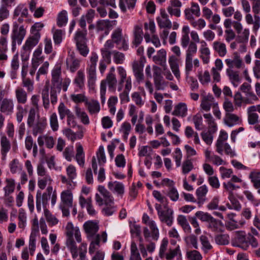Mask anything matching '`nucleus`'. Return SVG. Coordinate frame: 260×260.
Masks as SVG:
<instances>
[{"mask_svg": "<svg viewBox=\"0 0 260 260\" xmlns=\"http://www.w3.org/2000/svg\"><path fill=\"white\" fill-rule=\"evenodd\" d=\"M51 86L50 88V100L53 105L57 102V94L61 89L64 92L68 90L71 83V80L68 77L61 78V67L55 66L51 72Z\"/></svg>", "mask_w": 260, "mask_h": 260, "instance_id": "obj_1", "label": "nucleus"}, {"mask_svg": "<svg viewBox=\"0 0 260 260\" xmlns=\"http://www.w3.org/2000/svg\"><path fill=\"white\" fill-rule=\"evenodd\" d=\"M66 234L67 236L66 245L69 249L72 257L76 258L78 257V248L73 236H75L77 242H81L82 238L80 231L78 227H74L73 223L69 222L66 225Z\"/></svg>", "mask_w": 260, "mask_h": 260, "instance_id": "obj_2", "label": "nucleus"}, {"mask_svg": "<svg viewBox=\"0 0 260 260\" xmlns=\"http://www.w3.org/2000/svg\"><path fill=\"white\" fill-rule=\"evenodd\" d=\"M117 71L119 77L118 83V91H121L122 89L123 83H125L124 89L119 94L121 103L124 104L129 101V92L132 88V79L130 76L127 77L125 70L122 67H118Z\"/></svg>", "mask_w": 260, "mask_h": 260, "instance_id": "obj_3", "label": "nucleus"}, {"mask_svg": "<svg viewBox=\"0 0 260 260\" xmlns=\"http://www.w3.org/2000/svg\"><path fill=\"white\" fill-rule=\"evenodd\" d=\"M50 199H51L52 206H54L57 200V193L56 190L53 191L52 186H48L46 191L43 193L40 190H37L36 193V208L38 212H41L42 205L44 211L48 209L47 206Z\"/></svg>", "mask_w": 260, "mask_h": 260, "instance_id": "obj_4", "label": "nucleus"}, {"mask_svg": "<svg viewBox=\"0 0 260 260\" xmlns=\"http://www.w3.org/2000/svg\"><path fill=\"white\" fill-rule=\"evenodd\" d=\"M26 35V28L23 25H19L17 22H13L11 34L12 50L16 49V44L21 45Z\"/></svg>", "mask_w": 260, "mask_h": 260, "instance_id": "obj_5", "label": "nucleus"}, {"mask_svg": "<svg viewBox=\"0 0 260 260\" xmlns=\"http://www.w3.org/2000/svg\"><path fill=\"white\" fill-rule=\"evenodd\" d=\"M252 5V11L253 13L254 19L252 15L249 13L245 16V20L248 24H253V30L256 32L260 27V0H250Z\"/></svg>", "mask_w": 260, "mask_h": 260, "instance_id": "obj_6", "label": "nucleus"}, {"mask_svg": "<svg viewBox=\"0 0 260 260\" xmlns=\"http://www.w3.org/2000/svg\"><path fill=\"white\" fill-rule=\"evenodd\" d=\"M98 58L97 54L92 52L90 58V63L86 69L88 85L90 88L94 87L96 80V68Z\"/></svg>", "mask_w": 260, "mask_h": 260, "instance_id": "obj_7", "label": "nucleus"}, {"mask_svg": "<svg viewBox=\"0 0 260 260\" xmlns=\"http://www.w3.org/2000/svg\"><path fill=\"white\" fill-rule=\"evenodd\" d=\"M117 80L116 75H107L106 78L101 82L100 95L102 103H104L106 99V85H108L109 90L111 92L116 91Z\"/></svg>", "mask_w": 260, "mask_h": 260, "instance_id": "obj_8", "label": "nucleus"}, {"mask_svg": "<svg viewBox=\"0 0 260 260\" xmlns=\"http://www.w3.org/2000/svg\"><path fill=\"white\" fill-rule=\"evenodd\" d=\"M116 24V20H99L95 23L96 32L100 35L101 39H102L109 34L110 29Z\"/></svg>", "mask_w": 260, "mask_h": 260, "instance_id": "obj_9", "label": "nucleus"}, {"mask_svg": "<svg viewBox=\"0 0 260 260\" xmlns=\"http://www.w3.org/2000/svg\"><path fill=\"white\" fill-rule=\"evenodd\" d=\"M111 39L120 50L126 51L128 49V40L123 36L122 29L120 27L115 29L111 35Z\"/></svg>", "mask_w": 260, "mask_h": 260, "instance_id": "obj_10", "label": "nucleus"}, {"mask_svg": "<svg viewBox=\"0 0 260 260\" xmlns=\"http://www.w3.org/2000/svg\"><path fill=\"white\" fill-rule=\"evenodd\" d=\"M247 235L243 231H236L231 240L232 245L243 250L248 249Z\"/></svg>", "mask_w": 260, "mask_h": 260, "instance_id": "obj_11", "label": "nucleus"}, {"mask_svg": "<svg viewBox=\"0 0 260 260\" xmlns=\"http://www.w3.org/2000/svg\"><path fill=\"white\" fill-rule=\"evenodd\" d=\"M98 190L103 196L102 198L98 193L95 194V200L99 206H101L104 204L114 203V198L111 193L104 186H99Z\"/></svg>", "mask_w": 260, "mask_h": 260, "instance_id": "obj_12", "label": "nucleus"}, {"mask_svg": "<svg viewBox=\"0 0 260 260\" xmlns=\"http://www.w3.org/2000/svg\"><path fill=\"white\" fill-rule=\"evenodd\" d=\"M40 38L41 34H39L38 32L29 36L22 46L23 53L28 55L32 48L38 44Z\"/></svg>", "mask_w": 260, "mask_h": 260, "instance_id": "obj_13", "label": "nucleus"}, {"mask_svg": "<svg viewBox=\"0 0 260 260\" xmlns=\"http://www.w3.org/2000/svg\"><path fill=\"white\" fill-rule=\"evenodd\" d=\"M153 78L155 87L156 90H163L167 85L162 76L161 75V70L157 66H153Z\"/></svg>", "mask_w": 260, "mask_h": 260, "instance_id": "obj_14", "label": "nucleus"}, {"mask_svg": "<svg viewBox=\"0 0 260 260\" xmlns=\"http://www.w3.org/2000/svg\"><path fill=\"white\" fill-rule=\"evenodd\" d=\"M47 120L45 118H38L37 122L33 123L32 125L28 126L32 128V134L36 137L38 135H42L45 131L47 126Z\"/></svg>", "mask_w": 260, "mask_h": 260, "instance_id": "obj_15", "label": "nucleus"}, {"mask_svg": "<svg viewBox=\"0 0 260 260\" xmlns=\"http://www.w3.org/2000/svg\"><path fill=\"white\" fill-rule=\"evenodd\" d=\"M142 58L139 61H135L132 64L133 72L136 81L140 83L144 80L143 68L144 63Z\"/></svg>", "mask_w": 260, "mask_h": 260, "instance_id": "obj_16", "label": "nucleus"}, {"mask_svg": "<svg viewBox=\"0 0 260 260\" xmlns=\"http://www.w3.org/2000/svg\"><path fill=\"white\" fill-rule=\"evenodd\" d=\"M31 231L29 239V249L30 255H34L36 248V238L39 232V226H31Z\"/></svg>", "mask_w": 260, "mask_h": 260, "instance_id": "obj_17", "label": "nucleus"}, {"mask_svg": "<svg viewBox=\"0 0 260 260\" xmlns=\"http://www.w3.org/2000/svg\"><path fill=\"white\" fill-rule=\"evenodd\" d=\"M83 227L88 239L94 238L99 229L98 223L92 221L85 222Z\"/></svg>", "mask_w": 260, "mask_h": 260, "instance_id": "obj_18", "label": "nucleus"}, {"mask_svg": "<svg viewBox=\"0 0 260 260\" xmlns=\"http://www.w3.org/2000/svg\"><path fill=\"white\" fill-rule=\"evenodd\" d=\"M149 220V216L144 213L142 217V221L145 224H147L151 232V236L153 240H157L159 237V231L157 228L155 222L153 220Z\"/></svg>", "mask_w": 260, "mask_h": 260, "instance_id": "obj_19", "label": "nucleus"}, {"mask_svg": "<svg viewBox=\"0 0 260 260\" xmlns=\"http://www.w3.org/2000/svg\"><path fill=\"white\" fill-rule=\"evenodd\" d=\"M13 101L10 99L5 98L0 100V111L6 115H10L13 112Z\"/></svg>", "mask_w": 260, "mask_h": 260, "instance_id": "obj_20", "label": "nucleus"}, {"mask_svg": "<svg viewBox=\"0 0 260 260\" xmlns=\"http://www.w3.org/2000/svg\"><path fill=\"white\" fill-rule=\"evenodd\" d=\"M156 21L160 28L170 29L172 26V23L168 18V15L164 9L160 10V17H158Z\"/></svg>", "mask_w": 260, "mask_h": 260, "instance_id": "obj_21", "label": "nucleus"}, {"mask_svg": "<svg viewBox=\"0 0 260 260\" xmlns=\"http://www.w3.org/2000/svg\"><path fill=\"white\" fill-rule=\"evenodd\" d=\"M185 17L186 19L193 18V16L199 17L201 15L200 8L198 4L191 2V8H186L184 10Z\"/></svg>", "mask_w": 260, "mask_h": 260, "instance_id": "obj_22", "label": "nucleus"}, {"mask_svg": "<svg viewBox=\"0 0 260 260\" xmlns=\"http://www.w3.org/2000/svg\"><path fill=\"white\" fill-rule=\"evenodd\" d=\"M168 62L173 73L176 78L179 80L180 78V73L179 69V58L173 55H171L169 57Z\"/></svg>", "mask_w": 260, "mask_h": 260, "instance_id": "obj_23", "label": "nucleus"}, {"mask_svg": "<svg viewBox=\"0 0 260 260\" xmlns=\"http://www.w3.org/2000/svg\"><path fill=\"white\" fill-rule=\"evenodd\" d=\"M223 122L229 127H232L241 123L242 120L235 114L226 113L223 118Z\"/></svg>", "mask_w": 260, "mask_h": 260, "instance_id": "obj_24", "label": "nucleus"}, {"mask_svg": "<svg viewBox=\"0 0 260 260\" xmlns=\"http://www.w3.org/2000/svg\"><path fill=\"white\" fill-rule=\"evenodd\" d=\"M80 60L73 55H71L66 59L67 69L72 73H75L80 66Z\"/></svg>", "mask_w": 260, "mask_h": 260, "instance_id": "obj_25", "label": "nucleus"}, {"mask_svg": "<svg viewBox=\"0 0 260 260\" xmlns=\"http://www.w3.org/2000/svg\"><path fill=\"white\" fill-rule=\"evenodd\" d=\"M11 149V143L6 136H3L1 139V153L2 158L5 159L8 152Z\"/></svg>", "mask_w": 260, "mask_h": 260, "instance_id": "obj_26", "label": "nucleus"}, {"mask_svg": "<svg viewBox=\"0 0 260 260\" xmlns=\"http://www.w3.org/2000/svg\"><path fill=\"white\" fill-rule=\"evenodd\" d=\"M85 74L82 70H79L73 80V84L78 88L77 91L84 88Z\"/></svg>", "mask_w": 260, "mask_h": 260, "instance_id": "obj_27", "label": "nucleus"}, {"mask_svg": "<svg viewBox=\"0 0 260 260\" xmlns=\"http://www.w3.org/2000/svg\"><path fill=\"white\" fill-rule=\"evenodd\" d=\"M143 30L141 26L136 25L133 32L134 39L132 45L135 47H138L143 41Z\"/></svg>", "mask_w": 260, "mask_h": 260, "instance_id": "obj_28", "label": "nucleus"}, {"mask_svg": "<svg viewBox=\"0 0 260 260\" xmlns=\"http://www.w3.org/2000/svg\"><path fill=\"white\" fill-rule=\"evenodd\" d=\"M207 227L213 232L221 233L223 231V225L222 222L214 217L208 223Z\"/></svg>", "mask_w": 260, "mask_h": 260, "instance_id": "obj_29", "label": "nucleus"}, {"mask_svg": "<svg viewBox=\"0 0 260 260\" xmlns=\"http://www.w3.org/2000/svg\"><path fill=\"white\" fill-rule=\"evenodd\" d=\"M108 187L111 191L116 192L118 195L122 196L124 193V185L121 182L111 181L108 183Z\"/></svg>", "mask_w": 260, "mask_h": 260, "instance_id": "obj_30", "label": "nucleus"}, {"mask_svg": "<svg viewBox=\"0 0 260 260\" xmlns=\"http://www.w3.org/2000/svg\"><path fill=\"white\" fill-rule=\"evenodd\" d=\"M160 221L165 223L168 226H171L173 224V212L167 210L162 211L161 213H159L158 215Z\"/></svg>", "mask_w": 260, "mask_h": 260, "instance_id": "obj_31", "label": "nucleus"}, {"mask_svg": "<svg viewBox=\"0 0 260 260\" xmlns=\"http://www.w3.org/2000/svg\"><path fill=\"white\" fill-rule=\"evenodd\" d=\"M88 112L90 114H97L100 111V105L98 101L94 100H87L85 104Z\"/></svg>", "mask_w": 260, "mask_h": 260, "instance_id": "obj_32", "label": "nucleus"}, {"mask_svg": "<svg viewBox=\"0 0 260 260\" xmlns=\"http://www.w3.org/2000/svg\"><path fill=\"white\" fill-rule=\"evenodd\" d=\"M62 205L68 207L73 206V194L69 190H66L61 193L60 195Z\"/></svg>", "mask_w": 260, "mask_h": 260, "instance_id": "obj_33", "label": "nucleus"}, {"mask_svg": "<svg viewBox=\"0 0 260 260\" xmlns=\"http://www.w3.org/2000/svg\"><path fill=\"white\" fill-rule=\"evenodd\" d=\"M42 48L40 45L38 46L36 49L33 53L32 58L31 59L32 63L40 65V63L44 61L45 57L42 55Z\"/></svg>", "mask_w": 260, "mask_h": 260, "instance_id": "obj_34", "label": "nucleus"}, {"mask_svg": "<svg viewBox=\"0 0 260 260\" xmlns=\"http://www.w3.org/2000/svg\"><path fill=\"white\" fill-rule=\"evenodd\" d=\"M87 29H78L75 32L74 36V41L77 44L87 43Z\"/></svg>", "mask_w": 260, "mask_h": 260, "instance_id": "obj_35", "label": "nucleus"}, {"mask_svg": "<svg viewBox=\"0 0 260 260\" xmlns=\"http://www.w3.org/2000/svg\"><path fill=\"white\" fill-rule=\"evenodd\" d=\"M187 108L185 103H180L174 108L172 115L184 117L187 115Z\"/></svg>", "mask_w": 260, "mask_h": 260, "instance_id": "obj_36", "label": "nucleus"}, {"mask_svg": "<svg viewBox=\"0 0 260 260\" xmlns=\"http://www.w3.org/2000/svg\"><path fill=\"white\" fill-rule=\"evenodd\" d=\"M75 112L76 116L79 118L81 122L85 124L88 125L90 123V120L87 113L81 109L79 106H76L75 107Z\"/></svg>", "mask_w": 260, "mask_h": 260, "instance_id": "obj_37", "label": "nucleus"}, {"mask_svg": "<svg viewBox=\"0 0 260 260\" xmlns=\"http://www.w3.org/2000/svg\"><path fill=\"white\" fill-rule=\"evenodd\" d=\"M75 158L80 166L83 167L84 166L85 154L83 147L80 144L77 145Z\"/></svg>", "mask_w": 260, "mask_h": 260, "instance_id": "obj_38", "label": "nucleus"}, {"mask_svg": "<svg viewBox=\"0 0 260 260\" xmlns=\"http://www.w3.org/2000/svg\"><path fill=\"white\" fill-rule=\"evenodd\" d=\"M167 52L164 49L159 50L157 54L153 56V61L161 66H166Z\"/></svg>", "mask_w": 260, "mask_h": 260, "instance_id": "obj_39", "label": "nucleus"}, {"mask_svg": "<svg viewBox=\"0 0 260 260\" xmlns=\"http://www.w3.org/2000/svg\"><path fill=\"white\" fill-rule=\"evenodd\" d=\"M206 185H204L199 187L196 190V195L198 198V203L202 205L205 201V196L208 192Z\"/></svg>", "mask_w": 260, "mask_h": 260, "instance_id": "obj_40", "label": "nucleus"}, {"mask_svg": "<svg viewBox=\"0 0 260 260\" xmlns=\"http://www.w3.org/2000/svg\"><path fill=\"white\" fill-rule=\"evenodd\" d=\"M189 28L187 25H184L182 29V37L181 39V45L182 47L185 48L190 43L189 37Z\"/></svg>", "mask_w": 260, "mask_h": 260, "instance_id": "obj_41", "label": "nucleus"}, {"mask_svg": "<svg viewBox=\"0 0 260 260\" xmlns=\"http://www.w3.org/2000/svg\"><path fill=\"white\" fill-rule=\"evenodd\" d=\"M226 73L233 85L235 87L238 86V84L240 81L239 72L235 71L231 69H228L226 70Z\"/></svg>", "mask_w": 260, "mask_h": 260, "instance_id": "obj_42", "label": "nucleus"}, {"mask_svg": "<svg viewBox=\"0 0 260 260\" xmlns=\"http://www.w3.org/2000/svg\"><path fill=\"white\" fill-rule=\"evenodd\" d=\"M213 48L220 57L224 56L227 53L226 46L223 43L215 41L213 43Z\"/></svg>", "mask_w": 260, "mask_h": 260, "instance_id": "obj_43", "label": "nucleus"}, {"mask_svg": "<svg viewBox=\"0 0 260 260\" xmlns=\"http://www.w3.org/2000/svg\"><path fill=\"white\" fill-rule=\"evenodd\" d=\"M63 134L72 142H74L77 139H81L83 138V135L82 133H75L70 128H66L63 131Z\"/></svg>", "mask_w": 260, "mask_h": 260, "instance_id": "obj_44", "label": "nucleus"}, {"mask_svg": "<svg viewBox=\"0 0 260 260\" xmlns=\"http://www.w3.org/2000/svg\"><path fill=\"white\" fill-rule=\"evenodd\" d=\"M16 98L17 102L20 104H24L27 102V92L24 89L21 87L17 88L15 90Z\"/></svg>", "mask_w": 260, "mask_h": 260, "instance_id": "obj_45", "label": "nucleus"}, {"mask_svg": "<svg viewBox=\"0 0 260 260\" xmlns=\"http://www.w3.org/2000/svg\"><path fill=\"white\" fill-rule=\"evenodd\" d=\"M20 15L21 17H27L28 10L27 8L23 4L19 5L14 10L13 13V18H15Z\"/></svg>", "mask_w": 260, "mask_h": 260, "instance_id": "obj_46", "label": "nucleus"}, {"mask_svg": "<svg viewBox=\"0 0 260 260\" xmlns=\"http://www.w3.org/2000/svg\"><path fill=\"white\" fill-rule=\"evenodd\" d=\"M58 112L61 120L64 119L66 117H68L73 113L63 102L60 103L58 107Z\"/></svg>", "mask_w": 260, "mask_h": 260, "instance_id": "obj_47", "label": "nucleus"}, {"mask_svg": "<svg viewBox=\"0 0 260 260\" xmlns=\"http://www.w3.org/2000/svg\"><path fill=\"white\" fill-rule=\"evenodd\" d=\"M104 205L105 207L102 209V212L105 216H111L116 211V206L114 205V202Z\"/></svg>", "mask_w": 260, "mask_h": 260, "instance_id": "obj_48", "label": "nucleus"}, {"mask_svg": "<svg viewBox=\"0 0 260 260\" xmlns=\"http://www.w3.org/2000/svg\"><path fill=\"white\" fill-rule=\"evenodd\" d=\"M186 20L189 21L192 27L199 30H201L205 27L206 24L205 21L202 18H200L196 20L193 17Z\"/></svg>", "mask_w": 260, "mask_h": 260, "instance_id": "obj_49", "label": "nucleus"}, {"mask_svg": "<svg viewBox=\"0 0 260 260\" xmlns=\"http://www.w3.org/2000/svg\"><path fill=\"white\" fill-rule=\"evenodd\" d=\"M89 248V253L91 255L94 253L96 249L100 246V235L97 234L92 238Z\"/></svg>", "mask_w": 260, "mask_h": 260, "instance_id": "obj_50", "label": "nucleus"}, {"mask_svg": "<svg viewBox=\"0 0 260 260\" xmlns=\"http://www.w3.org/2000/svg\"><path fill=\"white\" fill-rule=\"evenodd\" d=\"M64 31L61 29H56L53 32V39L54 44L59 46L62 41Z\"/></svg>", "mask_w": 260, "mask_h": 260, "instance_id": "obj_51", "label": "nucleus"}, {"mask_svg": "<svg viewBox=\"0 0 260 260\" xmlns=\"http://www.w3.org/2000/svg\"><path fill=\"white\" fill-rule=\"evenodd\" d=\"M195 216L202 222L208 223L213 217L208 212H204L202 211H197Z\"/></svg>", "mask_w": 260, "mask_h": 260, "instance_id": "obj_52", "label": "nucleus"}, {"mask_svg": "<svg viewBox=\"0 0 260 260\" xmlns=\"http://www.w3.org/2000/svg\"><path fill=\"white\" fill-rule=\"evenodd\" d=\"M203 116L207 119V122L210 131L212 133L215 132L217 130V125L211 114L210 113L204 114Z\"/></svg>", "mask_w": 260, "mask_h": 260, "instance_id": "obj_53", "label": "nucleus"}, {"mask_svg": "<svg viewBox=\"0 0 260 260\" xmlns=\"http://www.w3.org/2000/svg\"><path fill=\"white\" fill-rule=\"evenodd\" d=\"M200 58L202 59L204 64H208L210 60V51L208 47L200 48Z\"/></svg>", "mask_w": 260, "mask_h": 260, "instance_id": "obj_54", "label": "nucleus"}, {"mask_svg": "<svg viewBox=\"0 0 260 260\" xmlns=\"http://www.w3.org/2000/svg\"><path fill=\"white\" fill-rule=\"evenodd\" d=\"M37 114L38 116L39 117L38 109H35V108H31L30 109L27 120L28 126H31L32 125L33 123L35 122Z\"/></svg>", "mask_w": 260, "mask_h": 260, "instance_id": "obj_55", "label": "nucleus"}, {"mask_svg": "<svg viewBox=\"0 0 260 260\" xmlns=\"http://www.w3.org/2000/svg\"><path fill=\"white\" fill-rule=\"evenodd\" d=\"M198 77L200 82L203 85L207 84L210 82V75L208 70L205 71L203 73L202 72H199Z\"/></svg>", "mask_w": 260, "mask_h": 260, "instance_id": "obj_56", "label": "nucleus"}, {"mask_svg": "<svg viewBox=\"0 0 260 260\" xmlns=\"http://www.w3.org/2000/svg\"><path fill=\"white\" fill-rule=\"evenodd\" d=\"M49 63L48 61L44 62L41 67L39 69L38 72L36 73V79L37 81H39L40 79V76L41 75H47L48 71V68Z\"/></svg>", "mask_w": 260, "mask_h": 260, "instance_id": "obj_57", "label": "nucleus"}, {"mask_svg": "<svg viewBox=\"0 0 260 260\" xmlns=\"http://www.w3.org/2000/svg\"><path fill=\"white\" fill-rule=\"evenodd\" d=\"M67 12L66 10H62L58 15L57 24L59 27L65 25L68 22Z\"/></svg>", "mask_w": 260, "mask_h": 260, "instance_id": "obj_58", "label": "nucleus"}, {"mask_svg": "<svg viewBox=\"0 0 260 260\" xmlns=\"http://www.w3.org/2000/svg\"><path fill=\"white\" fill-rule=\"evenodd\" d=\"M44 215L50 226H52L58 223V220L51 214L48 209L44 210Z\"/></svg>", "mask_w": 260, "mask_h": 260, "instance_id": "obj_59", "label": "nucleus"}, {"mask_svg": "<svg viewBox=\"0 0 260 260\" xmlns=\"http://www.w3.org/2000/svg\"><path fill=\"white\" fill-rule=\"evenodd\" d=\"M131 129L132 127L131 124L128 122L125 121L121 124L120 131L123 133V138L125 141L127 140Z\"/></svg>", "mask_w": 260, "mask_h": 260, "instance_id": "obj_60", "label": "nucleus"}, {"mask_svg": "<svg viewBox=\"0 0 260 260\" xmlns=\"http://www.w3.org/2000/svg\"><path fill=\"white\" fill-rule=\"evenodd\" d=\"M22 85L25 87L27 92H31L34 89V81L33 78H27L22 80Z\"/></svg>", "mask_w": 260, "mask_h": 260, "instance_id": "obj_61", "label": "nucleus"}, {"mask_svg": "<svg viewBox=\"0 0 260 260\" xmlns=\"http://www.w3.org/2000/svg\"><path fill=\"white\" fill-rule=\"evenodd\" d=\"M200 240L202 245V249L205 253H207L209 250L212 248L208 238L206 236L202 235L200 238Z\"/></svg>", "mask_w": 260, "mask_h": 260, "instance_id": "obj_62", "label": "nucleus"}, {"mask_svg": "<svg viewBox=\"0 0 260 260\" xmlns=\"http://www.w3.org/2000/svg\"><path fill=\"white\" fill-rule=\"evenodd\" d=\"M246 96L244 98V103L252 104L258 100L256 95L251 90L245 93Z\"/></svg>", "mask_w": 260, "mask_h": 260, "instance_id": "obj_63", "label": "nucleus"}, {"mask_svg": "<svg viewBox=\"0 0 260 260\" xmlns=\"http://www.w3.org/2000/svg\"><path fill=\"white\" fill-rule=\"evenodd\" d=\"M215 240L218 245H224L229 243V236L226 234H220L215 236Z\"/></svg>", "mask_w": 260, "mask_h": 260, "instance_id": "obj_64", "label": "nucleus"}]
</instances>
